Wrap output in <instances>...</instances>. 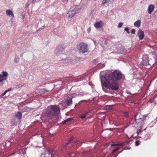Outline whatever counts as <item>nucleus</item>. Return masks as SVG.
<instances>
[{"instance_id": "12", "label": "nucleus", "mask_w": 157, "mask_h": 157, "mask_svg": "<svg viewBox=\"0 0 157 157\" xmlns=\"http://www.w3.org/2000/svg\"><path fill=\"white\" fill-rule=\"evenodd\" d=\"M72 97H69L68 96L67 99L65 101L66 104L68 106L71 105L72 104Z\"/></svg>"}, {"instance_id": "3", "label": "nucleus", "mask_w": 157, "mask_h": 157, "mask_svg": "<svg viewBox=\"0 0 157 157\" xmlns=\"http://www.w3.org/2000/svg\"><path fill=\"white\" fill-rule=\"evenodd\" d=\"M147 117V114L143 115L140 113H137L136 114L135 122L137 124L136 127L139 132H142L146 129V127L144 129L143 128L146 122V117Z\"/></svg>"}, {"instance_id": "25", "label": "nucleus", "mask_w": 157, "mask_h": 157, "mask_svg": "<svg viewBox=\"0 0 157 157\" xmlns=\"http://www.w3.org/2000/svg\"><path fill=\"white\" fill-rule=\"evenodd\" d=\"M120 148L119 147H117L114 150H113L112 152V153H114L115 152L117 151L118 150H119L120 149Z\"/></svg>"}, {"instance_id": "17", "label": "nucleus", "mask_w": 157, "mask_h": 157, "mask_svg": "<svg viewBox=\"0 0 157 157\" xmlns=\"http://www.w3.org/2000/svg\"><path fill=\"white\" fill-rule=\"evenodd\" d=\"M11 90V88H10L6 90L3 93H2V94L0 95V96L1 97H2V96H4V95L6 94L8 92Z\"/></svg>"}, {"instance_id": "8", "label": "nucleus", "mask_w": 157, "mask_h": 157, "mask_svg": "<svg viewBox=\"0 0 157 157\" xmlns=\"http://www.w3.org/2000/svg\"><path fill=\"white\" fill-rule=\"evenodd\" d=\"M2 74V75L0 74V82H2L3 80H6L8 75L6 71H3Z\"/></svg>"}, {"instance_id": "5", "label": "nucleus", "mask_w": 157, "mask_h": 157, "mask_svg": "<svg viewBox=\"0 0 157 157\" xmlns=\"http://www.w3.org/2000/svg\"><path fill=\"white\" fill-rule=\"evenodd\" d=\"M73 9L69 10L66 14V17L69 18L73 17L75 14L79 13L80 11V8L78 6H75Z\"/></svg>"}, {"instance_id": "30", "label": "nucleus", "mask_w": 157, "mask_h": 157, "mask_svg": "<svg viewBox=\"0 0 157 157\" xmlns=\"http://www.w3.org/2000/svg\"><path fill=\"white\" fill-rule=\"evenodd\" d=\"M135 144L136 146H138L140 144V141L137 140L136 141Z\"/></svg>"}, {"instance_id": "33", "label": "nucleus", "mask_w": 157, "mask_h": 157, "mask_svg": "<svg viewBox=\"0 0 157 157\" xmlns=\"http://www.w3.org/2000/svg\"><path fill=\"white\" fill-rule=\"evenodd\" d=\"M119 146V144H111V146Z\"/></svg>"}, {"instance_id": "19", "label": "nucleus", "mask_w": 157, "mask_h": 157, "mask_svg": "<svg viewBox=\"0 0 157 157\" xmlns=\"http://www.w3.org/2000/svg\"><path fill=\"white\" fill-rule=\"evenodd\" d=\"M128 144V143L127 141H125L123 142L120 144H119V146H123Z\"/></svg>"}, {"instance_id": "9", "label": "nucleus", "mask_w": 157, "mask_h": 157, "mask_svg": "<svg viewBox=\"0 0 157 157\" xmlns=\"http://www.w3.org/2000/svg\"><path fill=\"white\" fill-rule=\"evenodd\" d=\"M65 48V47L63 45L61 44L58 45L55 50V52L56 53L58 52L60 53V52L63 50Z\"/></svg>"}, {"instance_id": "14", "label": "nucleus", "mask_w": 157, "mask_h": 157, "mask_svg": "<svg viewBox=\"0 0 157 157\" xmlns=\"http://www.w3.org/2000/svg\"><path fill=\"white\" fill-rule=\"evenodd\" d=\"M6 14L7 15L10 16L11 17H14V15L13 12L10 10H7L6 11Z\"/></svg>"}, {"instance_id": "44", "label": "nucleus", "mask_w": 157, "mask_h": 157, "mask_svg": "<svg viewBox=\"0 0 157 157\" xmlns=\"http://www.w3.org/2000/svg\"><path fill=\"white\" fill-rule=\"evenodd\" d=\"M150 101L151 102V100Z\"/></svg>"}, {"instance_id": "2", "label": "nucleus", "mask_w": 157, "mask_h": 157, "mask_svg": "<svg viewBox=\"0 0 157 157\" xmlns=\"http://www.w3.org/2000/svg\"><path fill=\"white\" fill-rule=\"evenodd\" d=\"M101 80L103 90L104 91L103 86L113 90H117L119 89V84L116 81L111 80L110 79H105L101 77Z\"/></svg>"}, {"instance_id": "4", "label": "nucleus", "mask_w": 157, "mask_h": 157, "mask_svg": "<svg viewBox=\"0 0 157 157\" xmlns=\"http://www.w3.org/2000/svg\"><path fill=\"white\" fill-rule=\"evenodd\" d=\"M122 75L121 72L118 70H115L109 74H105L101 77L105 79H108L114 81H117L121 78Z\"/></svg>"}, {"instance_id": "35", "label": "nucleus", "mask_w": 157, "mask_h": 157, "mask_svg": "<svg viewBox=\"0 0 157 157\" xmlns=\"http://www.w3.org/2000/svg\"><path fill=\"white\" fill-rule=\"evenodd\" d=\"M90 112V111H86L85 113H84V114L86 116L88 115V114Z\"/></svg>"}, {"instance_id": "10", "label": "nucleus", "mask_w": 157, "mask_h": 157, "mask_svg": "<svg viewBox=\"0 0 157 157\" xmlns=\"http://www.w3.org/2000/svg\"><path fill=\"white\" fill-rule=\"evenodd\" d=\"M137 34L140 40H141L144 38V32L140 29L138 31Z\"/></svg>"}, {"instance_id": "28", "label": "nucleus", "mask_w": 157, "mask_h": 157, "mask_svg": "<svg viewBox=\"0 0 157 157\" xmlns=\"http://www.w3.org/2000/svg\"><path fill=\"white\" fill-rule=\"evenodd\" d=\"M86 117V116L84 114L81 115L80 116V118L82 119H83L85 118Z\"/></svg>"}, {"instance_id": "43", "label": "nucleus", "mask_w": 157, "mask_h": 157, "mask_svg": "<svg viewBox=\"0 0 157 157\" xmlns=\"http://www.w3.org/2000/svg\"><path fill=\"white\" fill-rule=\"evenodd\" d=\"M82 144H80L79 145V146H81V145Z\"/></svg>"}, {"instance_id": "26", "label": "nucleus", "mask_w": 157, "mask_h": 157, "mask_svg": "<svg viewBox=\"0 0 157 157\" xmlns=\"http://www.w3.org/2000/svg\"><path fill=\"white\" fill-rule=\"evenodd\" d=\"M108 2L107 0H103L101 4L103 5H105L106 3H108Z\"/></svg>"}, {"instance_id": "18", "label": "nucleus", "mask_w": 157, "mask_h": 157, "mask_svg": "<svg viewBox=\"0 0 157 157\" xmlns=\"http://www.w3.org/2000/svg\"><path fill=\"white\" fill-rule=\"evenodd\" d=\"M112 108V105H106L105 106L104 109L105 110H109Z\"/></svg>"}, {"instance_id": "31", "label": "nucleus", "mask_w": 157, "mask_h": 157, "mask_svg": "<svg viewBox=\"0 0 157 157\" xmlns=\"http://www.w3.org/2000/svg\"><path fill=\"white\" fill-rule=\"evenodd\" d=\"M122 25H123V23L122 22H120L119 24L118 27L120 28V27H121L122 26Z\"/></svg>"}, {"instance_id": "6", "label": "nucleus", "mask_w": 157, "mask_h": 157, "mask_svg": "<svg viewBox=\"0 0 157 157\" xmlns=\"http://www.w3.org/2000/svg\"><path fill=\"white\" fill-rule=\"evenodd\" d=\"M155 64L154 59L151 62H148V57L147 55H143L142 57V60L140 63V65L143 67V68H145V67L148 65H154Z\"/></svg>"}, {"instance_id": "20", "label": "nucleus", "mask_w": 157, "mask_h": 157, "mask_svg": "<svg viewBox=\"0 0 157 157\" xmlns=\"http://www.w3.org/2000/svg\"><path fill=\"white\" fill-rule=\"evenodd\" d=\"M47 92H48V91L45 89H41L40 90V93L42 94H44Z\"/></svg>"}, {"instance_id": "39", "label": "nucleus", "mask_w": 157, "mask_h": 157, "mask_svg": "<svg viewBox=\"0 0 157 157\" xmlns=\"http://www.w3.org/2000/svg\"><path fill=\"white\" fill-rule=\"evenodd\" d=\"M68 0H63V2H67L68 1Z\"/></svg>"}, {"instance_id": "32", "label": "nucleus", "mask_w": 157, "mask_h": 157, "mask_svg": "<svg viewBox=\"0 0 157 157\" xmlns=\"http://www.w3.org/2000/svg\"><path fill=\"white\" fill-rule=\"evenodd\" d=\"M108 2V3L109 4H110L113 2L114 0H107Z\"/></svg>"}, {"instance_id": "23", "label": "nucleus", "mask_w": 157, "mask_h": 157, "mask_svg": "<svg viewBox=\"0 0 157 157\" xmlns=\"http://www.w3.org/2000/svg\"><path fill=\"white\" fill-rule=\"evenodd\" d=\"M69 156L70 157H75L76 156V154L74 152H72L69 154Z\"/></svg>"}, {"instance_id": "24", "label": "nucleus", "mask_w": 157, "mask_h": 157, "mask_svg": "<svg viewBox=\"0 0 157 157\" xmlns=\"http://www.w3.org/2000/svg\"><path fill=\"white\" fill-rule=\"evenodd\" d=\"M74 138V137L73 136H71L70 139L69 140L68 143H67V144H69L70 143L71 141L73 140V138Z\"/></svg>"}, {"instance_id": "11", "label": "nucleus", "mask_w": 157, "mask_h": 157, "mask_svg": "<svg viewBox=\"0 0 157 157\" xmlns=\"http://www.w3.org/2000/svg\"><path fill=\"white\" fill-rule=\"evenodd\" d=\"M104 25V23L102 21L98 22L94 24V27L96 28L102 27Z\"/></svg>"}, {"instance_id": "15", "label": "nucleus", "mask_w": 157, "mask_h": 157, "mask_svg": "<svg viewBox=\"0 0 157 157\" xmlns=\"http://www.w3.org/2000/svg\"><path fill=\"white\" fill-rule=\"evenodd\" d=\"M141 21L140 20H138L134 23V25L135 26L139 28L140 25Z\"/></svg>"}, {"instance_id": "27", "label": "nucleus", "mask_w": 157, "mask_h": 157, "mask_svg": "<svg viewBox=\"0 0 157 157\" xmlns=\"http://www.w3.org/2000/svg\"><path fill=\"white\" fill-rule=\"evenodd\" d=\"M151 137V132H148L146 137L147 138H149Z\"/></svg>"}, {"instance_id": "29", "label": "nucleus", "mask_w": 157, "mask_h": 157, "mask_svg": "<svg viewBox=\"0 0 157 157\" xmlns=\"http://www.w3.org/2000/svg\"><path fill=\"white\" fill-rule=\"evenodd\" d=\"M124 31L127 32V33H129L130 32L129 31V29L128 27H126L124 29Z\"/></svg>"}, {"instance_id": "13", "label": "nucleus", "mask_w": 157, "mask_h": 157, "mask_svg": "<svg viewBox=\"0 0 157 157\" xmlns=\"http://www.w3.org/2000/svg\"><path fill=\"white\" fill-rule=\"evenodd\" d=\"M155 8V6L153 5H150L148 6V13L149 14L152 13Z\"/></svg>"}, {"instance_id": "22", "label": "nucleus", "mask_w": 157, "mask_h": 157, "mask_svg": "<svg viewBox=\"0 0 157 157\" xmlns=\"http://www.w3.org/2000/svg\"><path fill=\"white\" fill-rule=\"evenodd\" d=\"M44 157H53V156L51 154L48 152L45 154Z\"/></svg>"}, {"instance_id": "7", "label": "nucleus", "mask_w": 157, "mask_h": 157, "mask_svg": "<svg viewBox=\"0 0 157 157\" xmlns=\"http://www.w3.org/2000/svg\"><path fill=\"white\" fill-rule=\"evenodd\" d=\"M77 49L80 52L84 53L87 52L88 48L86 44L81 43L77 45Z\"/></svg>"}, {"instance_id": "40", "label": "nucleus", "mask_w": 157, "mask_h": 157, "mask_svg": "<svg viewBox=\"0 0 157 157\" xmlns=\"http://www.w3.org/2000/svg\"><path fill=\"white\" fill-rule=\"evenodd\" d=\"M14 61H15L17 63V62L18 61H17V58H15V59H14Z\"/></svg>"}, {"instance_id": "16", "label": "nucleus", "mask_w": 157, "mask_h": 157, "mask_svg": "<svg viewBox=\"0 0 157 157\" xmlns=\"http://www.w3.org/2000/svg\"><path fill=\"white\" fill-rule=\"evenodd\" d=\"M22 114L20 112H18L16 114L15 117L16 118L18 119L19 120L22 117Z\"/></svg>"}, {"instance_id": "21", "label": "nucleus", "mask_w": 157, "mask_h": 157, "mask_svg": "<svg viewBox=\"0 0 157 157\" xmlns=\"http://www.w3.org/2000/svg\"><path fill=\"white\" fill-rule=\"evenodd\" d=\"M73 117L70 118H69L66 119V120L64 121H63V122L64 123V124L68 121H72V120H73Z\"/></svg>"}, {"instance_id": "36", "label": "nucleus", "mask_w": 157, "mask_h": 157, "mask_svg": "<svg viewBox=\"0 0 157 157\" xmlns=\"http://www.w3.org/2000/svg\"><path fill=\"white\" fill-rule=\"evenodd\" d=\"M135 32V30L134 29H133L131 30V33L132 34H134Z\"/></svg>"}, {"instance_id": "41", "label": "nucleus", "mask_w": 157, "mask_h": 157, "mask_svg": "<svg viewBox=\"0 0 157 157\" xmlns=\"http://www.w3.org/2000/svg\"><path fill=\"white\" fill-rule=\"evenodd\" d=\"M76 143L77 144H80V142L79 141H77V142H76Z\"/></svg>"}, {"instance_id": "42", "label": "nucleus", "mask_w": 157, "mask_h": 157, "mask_svg": "<svg viewBox=\"0 0 157 157\" xmlns=\"http://www.w3.org/2000/svg\"><path fill=\"white\" fill-rule=\"evenodd\" d=\"M2 137V135H1V133H0V138L1 137Z\"/></svg>"}, {"instance_id": "34", "label": "nucleus", "mask_w": 157, "mask_h": 157, "mask_svg": "<svg viewBox=\"0 0 157 157\" xmlns=\"http://www.w3.org/2000/svg\"><path fill=\"white\" fill-rule=\"evenodd\" d=\"M124 116L126 117H128V113L127 112H125L124 113Z\"/></svg>"}, {"instance_id": "38", "label": "nucleus", "mask_w": 157, "mask_h": 157, "mask_svg": "<svg viewBox=\"0 0 157 157\" xmlns=\"http://www.w3.org/2000/svg\"><path fill=\"white\" fill-rule=\"evenodd\" d=\"M87 31H88V32L89 33L91 31V28H89L88 29H87Z\"/></svg>"}, {"instance_id": "37", "label": "nucleus", "mask_w": 157, "mask_h": 157, "mask_svg": "<svg viewBox=\"0 0 157 157\" xmlns=\"http://www.w3.org/2000/svg\"><path fill=\"white\" fill-rule=\"evenodd\" d=\"M154 59V60H155V59L154 58H153V59H151V60H148V62H152L153 61V60Z\"/></svg>"}, {"instance_id": "1", "label": "nucleus", "mask_w": 157, "mask_h": 157, "mask_svg": "<svg viewBox=\"0 0 157 157\" xmlns=\"http://www.w3.org/2000/svg\"><path fill=\"white\" fill-rule=\"evenodd\" d=\"M59 113V108L57 105H51L45 109L43 113L46 117L52 120L57 116Z\"/></svg>"}]
</instances>
